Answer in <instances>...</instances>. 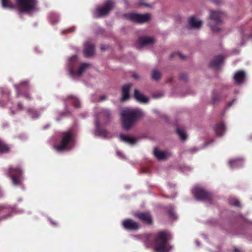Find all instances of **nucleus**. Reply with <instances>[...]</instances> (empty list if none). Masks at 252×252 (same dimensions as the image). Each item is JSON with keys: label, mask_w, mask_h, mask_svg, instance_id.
<instances>
[{"label": "nucleus", "mask_w": 252, "mask_h": 252, "mask_svg": "<svg viewBox=\"0 0 252 252\" xmlns=\"http://www.w3.org/2000/svg\"><path fill=\"white\" fill-rule=\"evenodd\" d=\"M3 8H17L20 13L32 14L38 10L37 0H16V5L12 4L10 0H1Z\"/></svg>", "instance_id": "obj_2"}, {"label": "nucleus", "mask_w": 252, "mask_h": 252, "mask_svg": "<svg viewBox=\"0 0 252 252\" xmlns=\"http://www.w3.org/2000/svg\"><path fill=\"white\" fill-rule=\"evenodd\" d=\"M192 192L197 200L206 201L211 198V194L198 186L195 187Z\"/></svg>", "instance_id": "obj_11"}, {"label": "nucleus", "mask_w": 252, "mask_h": 252, "mask_svg": "<svg viewBox=\"0 0 252 252\" xmlns=\"http://www.w3.org/2000/svg\"><path fill=\"white\" fill-rule=\"evenodd\" d=\"M195 244H196L197 246H199V245H200V243H199V242L197 240H195Z\"/></svg>", "instance_id": "obj_48"}, {"label": "nucleus", "mask_w": 252, "mask_h": 252, "mask_svg": "<svg viewBox=\"0 0 252 252\" xmlns=\"http://www.w3.org/2000/svg\"><path fill=\"white\" fill-rule=\"evenodd\" d=\"M140 5H145L147 7L150 6V5L149 4L141 3Z\"/></svg>", "instance_id": "obj_47"}, {"label": "nucleus", "mask_w": 252, "mask_h": 252, "mask_svg": "<svg viewBox=\"0 0 252 252\" xmlns=\"http://www.w3.org/2000/svg\"><path fill=\"white\" fill-rule=\"evenodd\" d=\"M27 112L32 119L37 118L39 115L38 112L33 109H27Z\"/></svg>", "instance_id": "obj_30"}, {"label": "nucleus", "mask_w": 252, "mask_h": 252, "mask_svg": "<svg viewBox=\"0 0 252 252\" xmlns=\"http://www.w3.org/2000/svg\"><path fill=\"white\" fill-rule=\"evenodd\" d=\"M134 96L137 101L140 102L146 103L148 101V98L145 97L143 94L139 92L137 90H135Z\"/></svg>", "instance_id": "obj_24"}, {"label": "nucleus", "mask_w": 252, "mask_h": 252, "mask_svg": "<svg viewBox=\"0 0 252 252\" xmlns=\"http://www.w3.org/2000/svg\"><path fill=\"white\" fill-rule=\"evenodd\" d=\"M140 45L136 46L137 49H140L142 46L151 44L154 43V38L151 37H141L138 39Z\"/></svg>", "instance_id": "obj_17"}, {"label": "nucleus", "mask_w": 252, "mask_h": 252, "mask_svg": "<svg viewBox=\"0 0 252 252\" xmlns=\"http://www.w3.org/2000/svg\"><path fill=\"white\" fill-rule=\"evenodd\" d=\"M140 238L147 247L150 246L152 244V241L154 240L155 248L157 252H169L173 249L167 242L170 239V234L166 232H160L156 237L151 234H144Z\"/></svg>", "instance_id": "obj_1"}, {"label": "nucleus", "mask_w": 252, "mask_h": 252, "mask_svg": "<svg viewBox=\"0 0 252 252\" xmlns=\"http://www.w3.org/2000/svg\"><path fill=\"white\" fill-rule=\"evenodd\" d=\"M106 47H105V46H104V45H101V46H100V49H101V50H102V51H103V50H105V49H106Z\"/></svg>", "instance_id": "obj_43"}, {"label": "nucleus", "mask_w": 252, "mask_h": 252, "mask_svg": "<svg viewBox=\"0 0 252 252\" xmlns=\"http://www.w3.org/2000/svg\"><path fill=\"white\" fill-rule=\"evenodd\" d=\"M112 115L110 110L102 109L99 113L95 115L94 135L102 138H109L111 137L110 134L106 130L100 128L99 120H102L104 124H107L111 120Z\"/></svg>", "instance_id": "obj_4"}, {"label": "nucleus", "mask_w": 252, "mask_h": 252, "mask_svg": "<svg viewBox=\"0 0 252 252\" xmlns=\"http://www.w3.org/2000/svg\"><path fill=\"white\" fill-rule=\"evenodd\" d=\"M9 150V148L0 140V153H6Z\"/></svg>", "instance_id": "obj_32"}, {"label": "nucleus", "mask_w": 252, "mask_h": 252, "mask_svg": "<svg viewBox=\"0 0 252 252\" xmlns=\"http://www.w3.org/2000/svg\"><path fill=\"white\" fill-rule=\"evenodd\" d=\"M167 211L168 212L169 215H170V217L173 219L176 218V214L175 212H174L173 207L172 206H169L167 207Z\"/></svg>", "instance_id": "obj_33"}, {"label": "nucleus", "mask_w": 252, "mask_h": 252, "mask_svg": "<svg viewBox=\"0 0 252 252\" xmlns=\"http://www.w3.org/2000/svg\"><path fill=\"white\" fill-rule=\"evenodd\" d=\"M235 101L234 99H233L231 102H230L228 104V107H230L232 104L233 103V102Z\"/></svg>", "instance_id": "obj_44"}, {"label": "nucleus", "mask_w": 252, "mask_h": 252, "mask_svg": "<svg viewBox=\"0 0 252 252\" xmlns=\"http://www.w3.org/2000/svg\"><path fill=\"white\" fill-rule=\"evenodd\" d=\"M143 112L137 108H125L121 110V119L125 129H129L136 120L143 116Z\"/></svg>", "instance_id": "obj_3"}, {"label": "nucleus", "mask_w": 252, "mask_h": 252, "mask_svg": "<svg viewBox=\"0 0 252 252\" xmlns=\"http://www.w3.org/2000/svg\"><path fill=\"white\" fill-rule=\"evenodd\" d=\"M250 37L252 38V34L250 35Z\"/></svg>", "instance_id": "obj_52"}, {"label": "nucleus", "mask_w": 252, "mask_h": 252, "mask_svg": "<svg viewBox=\"0 0 252 252\" xmlns=\"http://www.w3.org/2000/svg\"><path fill=\"white\" fill-rule=\"evenodd\" d=\"M126 17L132 22L141 24L150 20L151 15L149 13L142 14L131 13L126 15Z\"/></svg>", "instance_id": "obj_10"}, {"label": "nucleus", "mask_w": 252, "mask_h": 252, "mask_svg": "<svg viewBox=\"0 0 252 252\" xmlns=\"http://www.w3.org/2000/svg\"><path fill=\"white\" fill-rule=\"evenodd\" d=\"M49 19L50 22L53 24H56L59 21V16L54 13H50L49 16Z\"/></svg>", "instance_id": "obj_29"}, {"label": "nucleus", "mask_w": 252, "mask_h": 252, "mask_svg": "<svg viewBox=\"0 0 252 252\" xmlns=\"http://www.w3.org/2000/svg\"><path fill=\"white\" fill-rule=\"evenodd\" d=\"M18 109L20 110H24L25 109L24 107H23L22 104L21 103H18L17 105Z\"/></svg>", "instance_id": "obj_38"}, {"label": "nucleus", "mask_w": 252, "mask_h": 252, "mask_svg": "<svg viewBox=\"0 0 252 252\" xmlns=\"http://www.w3.org/2000/svg\"><path fill=\"white\" fill-rule=\"evenodd\" d=\"M189 24L190 28L198 29L202 25V21L194 17H191L189 19Z\"/></svg>", "instance_id": "obj_20"}, {"label": "nucleus", "mask_w": 252, "mask_h": 252, "mask_svg": "<svg viewBox=\"0 0 252 252\" xmlns=\"http://www.w3.org/2000/svg\"><path fill=\"white\" fill-rule=\"evenodd\" d=\"M116 154H117V155L121 158H125L124 154L122 152H121L119 151H116Z\"/></svg>", "instance_id": "obj_37"}, {"label": "nucleus", "mask_w": 252, "mask_h": 252, "mask_svg": "<svg viewBox=\"0 0 252 252\" xmlns=\"http://www.w3.org/2000/svg\"><path fill=\"white\" fill-rule=\"evenodd\" d=\"M213 2L217 4H219L220 3V0H213Z\"/></svg>", "instance_id": "obj_42"}, {"label": "nucleus", "mask_w": 252, "mask_h": 252, "mask_svg": "<svg viewBox=\"0 0 252 252\" xmlns=\"http://www.w3.org/2000/svg\"><path fill=\"white\" fill-rule=\"evenodd\" d=\"M134 237H135L136 239H138L139 238H140V236H134Z\"/></svg>", "instance_id": "obj_50"}, {"label": "nucleus", "mask_w": 252, "mask_h": 252, "mask_svg": "<svg viewBox=\"0 0 252 252\" xmlns=\"http://www.w3.org/2000/svg\"><path fill=\"white\" fill-rule=\"evenodd\" d=\"M17 91V96H22L28 99H30L31 97L26 91L29 89V84L27 81L22 82L19 86L14 85Z\"/></svg>", "instance_id": "obj_12"}, {"label": "nucleus", "mask_w": 252, "mask_h": 252, "mask_svg": "<svg viewBox=\"0 0 252 252\" xmlns=\"http://www.w3.org/2000/svg\"><path fill=\"white\" fill-rule=\"evenodd\" d=\"M131 86V84H127L123 86L122 90V97L121 98L122 101H125L127 100L129 96V89Z\"/></svg>", "instance_id": "obj_22"}, {"label": "nucleus", "mask_w": 252, "mask_h": 252, "mask_svg": "<svg viewBox=\"0 0 252 252\" xmlns=\"http://www.w3.org/2000/svg\"><path fill=\"white\" fill-rule=\"evenodd\" d=\"M51 222L52 223V224L54 225H56L57 223L56 222H54L52 221H51Z\"/></svg>", "instance_id": "obj_49"}, {"label": "nucleus", "mask_w": 252, "mask_h": 252, "mask_svg": "<svg viewBox=\"0 0 252 252\" xmlns=\"http://www.w3.org/2000/svg\"><path fill=\"white\" fill-rule=\"evenodd\" d=\"M241 44L242 45H244V43H243V42H241Z\"/></svg>", "instance_id": "obj_51"}, {"label": "nucleus", "mask_w": 252, "mask_h": 252, "mask_svg": "<svg viewBox=\"0 0 252 252\" xmlns=\"http://www.w3.org/2000/svg\"><path fill=\"white\" fill-rule=\"evenodd\" d=\"M94 52V46L91 44L89 41H87L84 44V54L87 57L92 56Z\"/></svg>", "instance_id": "obj_14"}, {"label": "nucleus", "mask_w": 252, "mask_h": 252, "mask_svg": "<svg viewBox=\"0 0 252 252\" xmlns=\"http://www.w3.org/2000/svg\"><path fill=\"white\" fill-rule=\"evenodd\" d=\"M22 171L19 167H9L6 174L10 178L14 186H19L22 184L23 176Z\"/></svg>", "instance_id": "obj_8"}, {"label": "nucleus", "mask_w": 252, "mask_h": 252, "mask_svg": "<svg viewBox=\"0 0 252 252\" xmlns=\"http://www.w3.org/2000/svg\"><path fill=\"white\" fill-rule=\"evenodd\" d=\"M66 103H71L74 107L77 108L79 107L80 105V102L78 98L73 96H69L68 97ZM66 105V104H65ZM67 107V106H66Z\"/></svg>", "instance_id": "obj_27"}, {"label": "nucleus", "mask_w": 252, "mask_h": 252, "mask_svg": "<svg viewBox=\"0 0 252 252\" xmlns=\"http://www.w3.org/2000/svg\"><path fill=\"white\" fill-rule=\"evenodd\" d=\"M245 77L246 74L244 71L239 70L237 71L234 75L235 83L238 85L242 84L244 82Z\"/></svg>", "instance_id": "obj_16"}, {"label": "nucleus", "mask_w": 252, "mask_h": 252, "mask_svg": "<svg viewBox=\"0 0 252 252\" xmlns=\"http://www.w3.org/2000/svg\"><path fill=\"white\" fill-rule=\"evenodd\" d=\"M132 76L134 78H135L136 79H138L139 78L138 75L135 73H133Z\"/></svg>", "instance_id": "obj_39"}, {"label": "nucleus", "mask_w": 252, "mask_h": 252, "mask_svg": "<svg viewBox=\"0 0 252 252\" xmlns=\"http://www.w3.org/2000/svg\"><path fill=\"white\" fill-rule=\"evenodd\" d=\"M162 96V94H159V95H154V97H156V98H158V97H161V96Z\"/></svg>", "instance_id": "obj_46"}, {"label": "nucleus", "mask_w": 252, "mask_h": 252, "mask_svg": "<svg viewBox=\"0 0 252 252\" xmlns=\"http://www.w3.org/2000/svg\"><path fill=\"white\" fill-rule=\"evenodd\" d=\"M172 56L173 57H179L180 59H184L185 58V56L180 53H174L172 54Z\"/></svg>", "instance_id": "obj_36"}, {"label": "nucleus", "mask_w": 252, "mask_h": 252, "mask_svg": "<svg viewBox=\"0 0 252 252\" xmlns=\"http://www.w3.org/2000/svg\"><path fill=\"white\" fill-rule=\"evenodd\" d=\"M67 67L69 74L72 78L80 77L90 67V64L88 63H82L79 64L76 56H72L67 62Z\"/></svg>", "instance_id": "obj_6"}, {"label": "nucleus", "mask_w": 252, "mask_h": 252, "mask_svg": "<svg viewBox=\"0 0 252 252\" xmlns=\"http://www.w3.org/2000/svg\"><path fill=\"white\" fill-rule=\"evenodd\" d=\"M176 131L181 140H185L187 139V135L184 129L178 127L177 128Z\"/></svg>", "instance_id": "obj_28"}, {"label": "nucleus", "mask_w": 252, "mask_h": 252, "mask_svg": "<svg viewBox=\"0 0 252 252\" xmlns=\"http://www.w3.org/2000/svg\"><path fill=\"white\" fill-rule=\"evenodd\" d=\"M48 126H46L44 127V128H45L47 127Z\"/></svg>", "instance_id": "obj_53"}, {"label": "nucleus", "mask_w": 252, "mask_h": 252, "mask_svg": "<svg viewBox=\"0 0 252 252\" xmlns=\"http://www.w3.org/2000/svg\"><path fill=\"white\" fill-rule=\"evenodd\" d=\"M223 57L221 55L216 57L210 63V66L215 69H218L223 63Z\"/></svg>", "instance_id": "obj_19"}, {"label": "nucleus", "mask_w": 252, "mask_h": 252, "mask_svg": "<svg viewBox=\"0 0 252 252\" xmlns=\"http://www.w3.org/2000/svg\"><path fill=\"white\" fill-rule=\"evenodd\" d=\"M122 224L125 229L129 230H136L139 228V224L131 219L125 220Z\"/></svg>", "instance_id": "obj_13"}, {"label": "nucleus", "mask_w": 252, "mask_h": 252, "mask_svg": "<svg viewBox=\"0 0 252 252\" xmlns=\"http://www.w3.org/2000/svg\"><path fill=\"white\" fill-rule=\"evenodd\" d=\"M113 0H107L103 6L98 7L93 11L94 17L98 18L107 15L114 6Z\"/></svg>", "instance_id": "obj_9"}, {"label": "nucleus", "mask_w": 252, "mask_h": 252, "mask_svg": "<svg viewBox=\"0 0 252 252\" xmlns=\"http://www.w3.org/2000/svg\"><path fill=\"white\" fill-rule=\"evenodd\" d=\"M120 138L121 141L126 142L130 144H134L136 142L135 139L130 136L120 134Z\"/></svg>", "instance_id": "obj_26"}, {"label": "nucleus", "mask_w": 252, "mask_h": 252, "mask_svg": "<svg viewBox=\"0 0 252 252\" xmlns=\"http://www.w3.org/2000/svg\"><path fill=\"white\" fill-rule=\"evenodd\" d=\"M214 129L218 136H222L225 131V126L223 123L217 125Z\"/></svg>", "instance_id": "obj_25"}, {"label": "nucleus", "mask_w": 252, "mask_h": 252, "mask_svg": "<svg viewBox=\"0 0 252 252\" xmlns=\"http://www.w3.org/2000/svg\"><path fill=\"white\" fill-rule=\"evenodd\" d=\"M224 16V14L222 12L210 11L209 17L210 21L208 25L213 31L218 32L220 30L218 26L222 23Z\"/></svg>", "instance_id": "obj_7"}, {"label": "nucleus", "mask_w": 252, "mask_h": 252, "mask_svg": "<svg viewBox=\"0 0 252 252\" xmlns=\"http://www.w3.org/2000/svg\"><path fill=\"white\" fill-rule=\"evenodd\" d=\"M228 163L231 168H236L243 165V160L242 158H236L230 160Z\"/></svg>", "instance_id": "obj_23"}, {"label": "nucleus", "mask_w": 252, "mask_h": 252, "mask_svg": "<svg viewBox=\"0 0 252 252\" xmlns=\"http://www.w3.org/2000/svg\"><path fill=\"white\" fill-rule=\"evenodd\" d=\"M13 212V209L11 207L0 205V215H3L2 217L0 218V221L7 218Z\"/></svg>", "instance_id": "obj_15"}, {"label": "nucleus", "mask_w": 252, "mask_h": 252, "mask_svg": "<svg viewBox=\"0 0 252 252\" xmlns=\"http://www.w3.org/2000/svg\"><path fill=\"white\" fill-rule=\"evenodd\" d=\"M161 77L160 73L157 70L154 69L152 73V79L155 80H158Z\"/></svg>", "instance_id": "obj_31"}, {"label": "nucleus", "mask_w": 252, "mask_h": 252, "mask_svg": "<svg viewBox=\"0 0 252 252\" xmlns=\"http://www.w3.org/2000/svg\"><path fill=\"white\" fill-rule=\"evenodd\" d=\"M75 146V133L72 129L63 132L60 144L55 146L58 152L68 151L72 150Z\"/></svg>", "instance_id": "obj_5"}, {"label": "nucleus", "mask_w": 252, "mask_h": 252, "mask_svg": "<svg viewBox=\"0 0 252 252\" xmlns=\"http://www.w3.org/2000/svg\"><path fill=\"white\" fill-rule=\"evenodd\" d=\"M229 203L230 204L235 206H240V205L239 201L235 198L230 199L229 200Z\"/></svg>", "instance_id": "obj_35"}, {"label": "nucleus", "mask_w": 252, "mask_h": 252, "mask_svg": "<svg viewBox=\"0 0 252 252\" xmlns=\"http://www.w3.org/2000/svg\"><path fill=\"white\" fill-rule=\"evenodd\" d=\"M105 99H106V96H105V95H102L100 97V101H103V100H104Z\"/></svg>", "instance_id": "obj_40"}, {"label": "nucleus", "mask_w": 252, "mask_h": 252, "mask_svg": "<svg viewBox=\"0 0 252 252\" xmlns=\"http://www.w3.org/2000/svg\"><path fill=\"white\" fill-rule=\"evenodd\" d=\"M233 252H239V250L237 248H234L233 250Z\"/></svg>", "instance_id": "obj_45"}, {"label": "nucleus", "mask_w": 252, "mask_h": 252, "mask_svg": "<svg viewBox=\"0 0 252 252\" xmlns=\"http://www.w3.org/2000/svg\"><path fill=\"white\" fill-rule=\"evenodd\" d=\"M180 77L183 80H185L186 79V76L184 74H182Z\"/></svg>", "instance_id": "obj_41"}, {"label": "nucleus", "mask_w": 252, "mask_h": 252, "mask_svg": "<svg viewBox=\"0 0 252 252\" xmlns=\"http://www.w3.org/2000/svg\"><path fill=\"white\" fill-rule=\"evenodd\" d=\"M136 216L141 220L150 224L152 223V219L149 213H138Z\"/></svg>", "instance_id": "obj_21"}, {"label": "nucleus", "mask_w": 252, "mask_h": 252, "mask_svg": "<svg viewBox=\"0 0 252 252\" xmlns=\"http://www.w3.org/2000/svg\"><path fill=\"white\" fill-rule=\"evenodd\" d=\"M74 31V30H71V31H70V32H73V31Z\"/></svg>", "instance_id": "obj_54"}, {"label": "nucleus", "mask_w": 252, "mask_h": 252, "mask_svg": "<svg viewBox=\"0 0 252 252\" xmlns=\"http://www.w3.org/2000/svg\"><path fill=\"white\" fill-rule=\"evenodd\" d=\"M154 154L155 156L159 160L166 159L170 156V153L160 151L158 148H155L154 149Z\"/></svg>", "instance_id": "obj_18"}, {"label": "nucleus", "mask_w": 252, "mask_h": 252, "mask_svg": "<svg viewBox=\"0 0 252 252\" xmlns=\"http://www.w3.org/2000/svg\"><path fill=\"white\" fill-rule=\"evenodd\" d=\"M220 99V96L216 92H214L212 94V102L214 104Z\"/></svg>", "instance_id": "obj_34"}]
</instances>
